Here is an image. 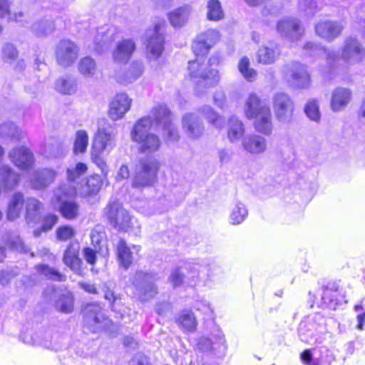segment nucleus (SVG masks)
<instances>
[{"mask_svg":"<svg viewBox=\"0 0 365 365\" xmlns=\"http://www.w3.org/2000/svg\"><path fill=\"white\" fill-rule=\"evenodd\" d=\"M165 21L157 19L153 26L148 29L144 34L147 56L150 60L158 59L164 51Z\"/></svg>","mask_w":365,"mask_h":365,"instance_id":"obj_6","label":"nucleus"},{"mask_svg":"<svg viewBox=\"0 0 365 365\" xmlns=\"http://www.w3.org/2000/svg\"><path fill=\"white\" fill-rule=\"evenodd\" d=\"M23 341L26 344L40 346L48 349L58 351L60 346L53 341V335L50 330H40L29 336H22Z\"/></svg>","mask_w":365,"mask_h":365,"instance_id":"obj_26","label":"nucleus"},{"mask_svg":"<svg viewBox=\"0 0 365 365\" xmlns=\"http://www.w3.org/2000/svg\"><path fill=\"white\" fill-rule=\"evenodd\" d=\"M24 203V195L17 192H15L9 201L7 211V218L9 220H14L19 217V213L22 210Z\"/></svg>","mask_w":365,"mask_h":365,"instance_id":"obj_39","label":"nucleus"},{"mask_svg":"<svg viewBox=\"0 0 365 365\" xmlns=\"http://www.w3.org/2000/svg\"><path fill=\"white\" fill-rule=\"evenodd\" d=\"M273 108L279 123L289 124L292 122L294 104L287 94L282 92L276 93L273 97Z\"/></svg>","mask_w":365,"mask_h":365,"instance_id":"obj_14","label":"nucleus"},{"mask_svg":"<svg viewBox=\"0 0 365 365\" xmlns=\"http://www.w3.org/2000/svg\"><path fill=\"white\" fill-rule=\"evenodd\" d=\"M363 305H356L354 309L358 314L356 316L357 324L356 329L363 330L365 322V298L362 300Z\"/></svg>","mask_w":365,"mask_h":365,"instance_id":"obj_63","label":"nucleus"},{"mask_svg":"<svg viewBox=\"0 0 365 365\" xmlns=\"http://www.w3.org/2000/svg\"><path fill=\"white\" fill-rule=\"evenodd\" d=\"M144 65L140 61H133L125 73L123 81L130 83L140 78L144 72Z\"/></svg>","mask_w":365,"mask_h":365,"instance_id":"obj_45","label":"nucleus"},{"mask_svg":"<svg viewBox=\"0 0 365 365\" xmlns=\"http://www.w3.org/2000/svg\"><path fill=\"white\" fill-rule=\"evenodd\" d=\"M115 146L113 128L107 125L99 127L95 135L92 150L98 153H109Z\"/></svg>","mask_w":365,"mask_h":365,"instance_id":"obj_20","label":"nucleus"},{"mask_svg":"<svg viewBox=\"0 0 365 365\" xmlns=\"http://www.w3.org/2000/svg\"><path fill=\"white\" fill-rule=\"evenodd\" d=\"M41 203L36 199L31 197L26 201V220L28 224L36 222L39 220V210Z\"/></svg>","mask_w":365,"mask_h":365,"instance_id":"obj_41","label":"nucleus"},{"mask_svg":"<svg viewBox=\"0 0 365 365\" xmlns=\"http://www.w3.org/2000/svg\"><path fill=\"white\" fill-rule=\"evenodd\" d=\"M87 187L91 194H96L103 185V180L99 175H93L87 179Z\"/></svg>","mask_w":365,"mask_h":365,"instance_id":"obj_61","label":"nucleus"},{"mask_svg":"<svg viewBox=\"0 0 365 365\" xmlns=\"http://www.w3.org/2000/svg\"><path fill=\"white\" fill-rule=\"evenodd\" d=\"M199 112L215 128L220 129L225 125V119L218 115L210 106H204L199 109Z\"/></svg>","mask_w":365,"mask_h":365,"instance_id":"obj_44","label":"nucleus"},{"mask_svg":"<svg viewBox=\"0 0 365 365\" xmlns=\"http://www.w3.org/2000/svg\"><path fill=\"white\" fill-rule=\"evenodd\" d=\"M284 78L293 87L307 88L310 85V76L307 67L299 62H293L284 71Z\"/></svg>","mask_w":365,"mask_h":365,"instance_id":"obj_16","label":"nucleus"},{"mask_svg":"<svg viewBox=\"0 0 365 365\" xmlns=\"http://www.w3.org/2000/svg\"><path fill=\"white\" fill-rule=\"evenodd\" d=\"M136 50V43L132 38H123L117 42L112 56L115 62L125 64Z\"/></svg>","mask_w":365,"mask_h":365,"instance_id":"obj_27","label":"nucleus"},{"mask_svg":"<svg viewBox=\"0 0 365 365\" xmlns=\"http://www.w3.org/2000/svg\"><path fill=\"white\" fill-rule=\"evenodd\" d=\"M199 260L192 259L183 262V265L173 269L169 277V281L173 287L183 284L194 287L197 284L200 268Z\"/></svg>","mask_w":365,"mask_h":365,"instance_id":"obj_8","label":"nucleus"},{"mask_svg":"<svg viewBox=\"0 0 365 365\" xmlns=\"http://www.w3.org/2000/svg\"><path fill=\"white\" fill-rule=\"evenodd\" d=\"M24 16L23 13L14 14V21L21 22V26L30 28L31 31L38 37L46 36L51 34L55 30V24L53 19L48 15H44L41 19H37L31 24L27 20L21 21L20 18Z\"/></svg>","mask_w":365,"mask_h":365,"instance_id":"obj_18","label":"nucleus"},{"mask_svg":"<svg viewBox=\"0 0 365 365\" xmlns=\"http://www.w3.org/2000/svg\"><path fill=\"white\" fill-rule=\"evenodd\" d=\"M212 339L202 336L198 339L195 347L202 352H211L215 355H224L226 350L225 336L218 327L212 331Z\"/></svg>","mask_w":365,"mask_h":365,"instance_id":"obj_12","label":"nucleus"},{"mask_svg":"<svg viewBox=\"0 0 365 365\" xmlns=\"http://www.w3.org/2000/svg\"><path fill=\"white\" fill-rule=\"evenodd\" d=\"M87 165L83 163L70 165L66 170L67 179L69 182L74 183L87 171Z\"/></svg>","mask_w":365,"mask_h":365,"instance_id":"obj_49","label":"nucleus"},{"mask_svg":"<svg viewBox=\"0 0 365 365\" xmlns=\"http://www.w3.org/2000/svg\"><path fill=\"white\" fill-rule=\"evenodd\" d=\"M182 127L187 135L193 138L200 137L204 131L202 122L194 113H187L183 116Z\"/></svg>","mask_w":365,"mask_h":365,"instance_id":"obj_33","label":"nucleus"},{"mask_svg":"<svg viewBox=\"0 0 365 365\" xmlns=\"http://www.w3.org/2000/svg\"><path fill=\"white\" fill-rule=\"evenodd\" d=\"M304 112L307 116L312 120L319 122L321 118L318 101L311 99L304 106Z\"/></svg>","mask_w":365,"mask_h":365,"instance_id":"obj_57","label":"nucleus"},{"mask_svg":"<svg viewBox=\"0 0 365 365\" xmlns=\"http://www.w3.org/2000/svg\"><path fill=\"white\" fill-rule=\"evenodd\" d=\"M158 163L153 160L142 159L135 165V173L132 185L135 188L152 186L156 180Z\"/></svg>","mask_w":365,"mask_h":365,"instance_id":"obj_9","label":"nucleus"},{"mask_svg":"<svg viewBox=\"0 0 365 365\" xmlns=\"http://www.w3.org/2000/svg\"><path fill=\"white\" fill-rule=\"evenodd\" d=\"M247 214L248 212L245 205L237 202L232 209L230 215V222L235 225H240L245 221Z\"/></svg>","mask_w":365,"mask_h":365,"instance_id":"obj_48","label":"nucleus"},{"mask_svg":"<svg viewBox=\"0 0 365 365\" xmlns=\"http://www.w3.org/2000/svg\"><path fill=\"white\" fill-rule=\"evenodd\" d=\"M281 54L279 45L274 42H269L259 48L257 57L259 63L269 65L274 63Z\"/></svg>","mask_w":365,"mask_h":365,"instance_id":"obj_32","label":"nucleus"},{"mask_svg":"<svg viewBox=\"0 0 365 365\" xmlns=\"http://www.w3.org/2000/svg\"><path fill=\"white\" fill-rule=\"evenodd\" d=\"M190 11V6L185 5L170 12L168 15L170 24L175 28L182 26L187 22Z\"/></svg>","mask_w":365,"mask_h":365,"instance_id":"obj_38","label":"nucleus"},{"mask_svg":"<svg viewBox=\"0 0 365 365\" xmlns=\"http://www.w3.org/2000/svg\"><path fill=\"white\" fill-rule=\"evenodd\" d=\"M56 237L60 241H66L76 235L75 230L69 225H63L56 230Z\"/></svg>","mask_w":365,"mask_h":365,"instance_id":"obj_62","label":"nucleus"},{"mask_svg":"<svg viewBox=\"0 0 365 365\" xmlns=\"http://www.w3.org/2000/svg\"><path fill=\"white\" fill-rule=\"evenodd\" d=\"M56 175V172L51 168L35 170L30 177L31 185L35 190L44 189L53 182Z\"/></svg>","mask_w":365,"mask_h":365,"instance_id":"obj_29","label":"nucleus"},{"mask_svg":"<svg viewBox=\"0 0 365 365\" xmlns=\"http://www.w3.org/2000/svg\"><path fill=\"white\" fill-rule=\"evenodd\" d=\"M76 194L75 186L67 184L61 185L53 190L52 205L54 209L68 220H75L79 215L80 205L76 200Z\"/></svg>","mask_w":365,"mask_h":365,"instance_id":"obj_4","label":"nucleus"},{"mask_svg":"<svg viewBox=\"0 0 365 365\" xmlns=\"http://www.w3.org/2000/svg\"><path fill=\"white\" fill-rule=\"evenodd\" d=\"M58 217L55 214H48L43 218L42 225L41 229L35 230L34 235L35 237L40 236L41 232H48L51 230L53 227L57 223Z\"/></svg>","mask_w":365,"mask_h":365,"instance_id":"obj_59","label":"nucleus"},{"mask_svg":"<svg viewBox=\"0 0 365 365\" xmlns=\"http://www.w3.org/2000/svg\"><path fill=\"white\" fill-rule=\"evenodd\" d=\"M247 118H255V128L257 131L266 135L272 131V115L269 104L262 101L255 93L250 94L245 106Z\"/></svg>","mask_w":365,"mask_h":365,"instance_id":"obj_3","label":"nucleus"},{"mask_svg":"<svg viewBox=\"0 0 365 365\" xmlns=\"http://www.w3.org/2000/svg\"><path fill=\"white\" fill-rule=\"evenodd\" d=\"M19 173L14 171L10 166L4 165L0 167V182L4 189L11 190L20 182Z\"/></svg>","mask_w":365,"mask_h":365,"instance_id":"obj_35","label":"nucleus"},{"mask_svg":"<svg viewBox=\"0 0 365 365\" xmlns=\"http://www.w3.org/2000/svg\"><path fill=\"white\" fill-rule=\"evenodd\" d=\"M16 48L10 43H5L1 48L2 58L4 62L12 63L18 57Z\"/></svg>","mask_w":365,"mask_h":365,"instance_id":"obj_60","label":"nucleus"},{"mask_svg":"<svg viewBox=\"0 0 365 365\" xmlns=\"http://www.w3.org/2000/svg\"><path fill=\"white\" fill-rule=\"evenodd\" d=\"M188 70L192 81L196 83L198 93L202 92L201 88L215 86L219 81L218 71L216 69L207 70V65L201 62L200 58L188 62Z\"/></svg>","mask_w":365,"mask_h":365,"instance_id":"obj_7","label":"nucleus"},{"mask_svg":"<svg viewBox=\"0 0 365 365\" xmlns=\"http://www.w3.org/2000/svg\"><path fill=\"white\" fill-rule=\"evenodd\" d=\"M78 243H70L64 252L63 261L74 273L80 274L82 271V260L79 258Z\"/></svg>","mask_w":365,"mask_h":365,"instance_id":"obj_31","label":"nucleus"},{"mask_svg":"<svg viewBox=\"0 0 365 365\" xmlns=\"http://www.w3.org/2000/svg\"><path fill=\"white\" fill-rule=\"evenodd\" d=\"M157 274L151 272L136 271L132 279L134 288L133 294L140 302L145 303L150 301L158 293L156 284Z\"/></svg>","mask_w":365,"mask_h":365,"instance_id":"obj_5","label":"nucleus"},{"mask_svg":"<svg viewBox=\"0 0 365 365\" xmlns=\"http://www.w3.org/2000/svg\"><path fill=\"white\" fill-rule=\"evenodd\" d=\"M277 31L282 37L296 42L302 37L304 29L298 19L285 17L277 22Z\"/></svg>","mask_w":365,"mask_h":365,"instance_id":"obj_17","label":"nucleus"},{"mask_svg":"<svg viewBox=\"0 0 365 365\" xmlns=\"http://www.w3.org/2000/svg\"><path fill=\"white\" fill-rule=\"evenodd\" d=\"M297 334L299 339L305 344H322L328 335L326 319L320 314L307 316L300 322Z\"/></svg>","mask_w":365,"mask_h":365,"instance_id":"obj_2","label":"nucleus"},{"mask_svg":"<svg viewBox=\"0 0 365 365\" xmlns=\"http://www.w3.org/2000/svg\"><path fill=\"white\" fill-rule=\"evenodd\" d=\"M56 90L61 93L71 95L76 91V84L71 78L63 77L56 81Z\"/></svg>","mask_w":365,"mask_h":365,"instance_id":"obj_51","label":"nucleus"},{"mask_svg":"<svg viewBox=\"0 0 365 365\" xmlns=\"http://www.w3.org/2000/svg\"><path fill=\"white\" fill-rule=\"evenodd\" d=\"M35 267L38 273L44 275L48 279L64 282L66 279L65 275L47 264H37Z\"/></svg>","mask_w":365,"mask_h":365,"instance_id":"obj_50","label":"nucleus"},{"mask_svg":"<svg viewBox=\"0 0 365 365\" xmlns=\"http://www.w3.org/2000/svg\"><path fill=\"white\" fill-rule=\"evenodd\" d=\"M6 244L10 249L19 252L26 253L28 247L24 244L21 239L17 235H9L4 238Z\"/></svg>","mask_w":365,"mask_h":365,"instance_id":"obj_58","label":"nucleus"},{"mask_svg":"<svg viewBox=\"0 0 365 365\" xmlns=\"http://www.w3.org/2000/svg\"><path fill=\"white\" fill-rule=\"evenodd\" d=\"M88 144V136L83 130L77 131L73 146V153L75 154L83 153L87 149Z\"/></svg>","mask_w":365,"mask_h":365,"instance_id":"obj_53","label":"nucleus"},{"mask_svg":"<svg viewBox=\"0 0 365 365\" xmlns=\"http://www.w3.org/2000/svg\"><path fill=\"white\" fill-rule=\"evenodd\" d=\"M219 39V32L215 29H208L200 34L192 43V48L194 53L204 56L207 53L210 48Z\"/></svg>","mask_w":365,"mask_h":365,"instance_id":"obj_24","label":"nucleus"},{"mask_svg":"<svg viewBox=\"0 0 365 365\" xmlns=\"http://www.w3.org/2000/svg\"><path fill=\"white\" fill-rule=\"evenodd\" d=\"M303 49L306 54L311 56L324 53L327 58V63L329 66V71L336 68L340 60L339 54L335 51L327 49L321 43L309 41L304 45Z\"/></svg>","mask_w":365,"mask_h":365,"instance_id":"obj_25","label":"nucleus"},{"mask_svg":"<svg viewBox=\"0 0 365 365\" xmlns=\"http://www.w3.org/2000/svg\"><path fill=\"white\" fill-rule=\"evenodd\" d=\"M245 150L252 154H260L267 148V140L258 135L246 136L242 141Z\"/></svg>","mask_w":365,"mask_h":365,"instance_id":"obj_36","label":"nucleus"},{"mask_svg":"<svg viewBox=\"0 0 365 365\" xmlns=\"http://www.w3.org/2000/svg\"><path fill=\"white\" fill-rule=\"evenodd\" d=\"M345 25L344 20L323 19L315 24L314 31L320 38L331 43L341 35Z\"/></svg>","mask_w":365,"mask_h":365,"instance_id":"obj_15","label":"nucleus"},{"mask_svg":"<svg viewBox=\"0 0 365 365\" xmlns=\"http://www.w3.org/2000/svg\"><path fill=\"white\" fill-rule=\"evenodd\" d=\"M9 156L11 162L21 170L30 168L35 161L32 151L24 146L12 149L9 153Z\"/></svg>","mask_w":365,"mask_h":365,"instance_id":"obj_28","label":"nucleus"},{"mask_svg":"<svg viewBox=\"0 0 365 365\" xmlns=\"http://www.w3.org/2000/svg\"><path fill=\"white\" fill-rule=\"evenodd\" d=\"M178 326L185 331H194L197 327V321L190 310L182 311L176 317Z\"/></svg>","mask_w":365,"mask_h":365,"instance_id":"obj_40","label":"nucleus"},{"mask_svg":"<svg viewBox=\"0 0 365 365\" xmlns=\"http://www.w3.org/2000/svg\"><path fill=\"white\" fill-rule=\"evenodd\" d=\"M199 264L202 267L200 268L197 283L202 282L204 286L212 287L221 283L225 279V272L220 265L215 263L207 265L200 262Z\"/></svg>","mask_w":365,"mask_h":365,"instance_id":"obj_21","label":"nucleus"},{"mask_svg":"<svg viewBox=\"0 0 365 365\" xmlns=\"http://www.w3.org/2000/svg\"><path fill=\"white\" fill-rule=\"evenodd\" d=\"M365 58V47L355 36L346 37L342 44L340 58L346 64L354 65Z\"/></svg>","mask_w":365,"mask_h":365,"instance_id":"obj_11","label":"nucleus"},{"mask_svg":"<svg viewBox=\"0 0 365 365\" xmlns=\"http://www.w3.org/2000/svg\"><path fill=\"white\" fill-rule=\"evenodd\" d=\"M228 127V138L231 142L239 140L245 133L242 121L235 115L229 119Z\"/></svg>","mask_w":365,"mask_h":365,"instance_id":"obj_43","label":"nucleus"},{"mask_svg":"<svg viewBox=\"0 0 365 365\" xmlns=\"http://www.w3.org/2000/svg\"><path fill=\"white\" fill-rule=\"evenodd\" d=\"M250 59L247 56L242 57L238 63V69L244 78L248 81H253L257 76V72L250 67Z\"/></svg>","mask_w":365,"mask_h":365,"instance_id":"obj_52","label":"nucleus"},{"mask_svg":"<svg viewBox=\"0 0 365 365\" xmlns=\"http://www.w3.org/2000/svg\"><path fill=\"white\" fill-rule=\"evenodd\" d=\"M163 130L167 143L178 141V131L172 123L171 113L164 104H160L150 110L147 116L139 119L131 130L132 140L138 145V150L142 153H152L160 147L159 137L150 132L152 125Z\"/></svg>","mask_w":365,"mask_h":365,"instance_id":"obj_1","label":"nucleus"},{"mask_svg":"<svg viewBox=\"0 0 365 365\" xmlns=\"http://www.w3.org/2000/svg\"><path fill=\"white\" fill-rule=\"evenodd\" d=\"M83 325L91 332L97 333L106 328L110 320L103 314L102 308L97 304H87L83 310Z\"/></svg>","mask_w":365,"mask_h":365,"instance_id":"obj_10","label":"nucleus"},{"mask_svg":"<svg viewBox=\"0 0 365 365\" xmlns=\"http://www.w3.org/2000/svg\"><path fill=\"white\" fill-rule=\"evenodd\" d=\"M80 73L86 77H91L94 75L96 70L95 61L89 56L83 58L78 65Z\"/></svg>","mask_w":365,"mask_h":365,"instance_id":"obj_54","label":"nucleus"},{"mask_svg":"<svg viewBox=\"0 0 365 365\" xmlns=\"http://www.w3.org/2000/svg\"><path fill=\"white\" fill-rule=\"evenodd\" d=\"M351 99V92L349 89L338 87L331 93V108L334 111L344 109Z\"/></svg>","mask_w":365,"mask_h":365,"instance_id":"obj_34","label":"nucleus"},{"mask_svg":"<svg viewBox=\"0 0 365 365\" xmlns=\"http://www.w3.org/2000/svg\"><path fill=\"white\" fill-rule=\"evenodd\" d=\"M131 99L125 93H118L110 103L109 116L113 120H117L124 116L129 110Z\"/></svg>","mask_w":365,"mask_h":365,"instance_id":"obj_30","label":"nucleus"},{"mask_svg":"<svg viewBox=\"0 0 365 365\" xmlns=\"http://www.w3.org/2000/svg\"><path fill=\"white\" fill-rule=\"evenodd\" d=\"M300 359L306 365H330L334 356L326 346H322L313 351L305 349L300 354Z\"/></svg>","mask_w":365,"mask_h":365,"instance_id":"obj_22","label":"nucleus"},{"mask_svg":"<svg viewBox=\"0 0 365 365\" xmlns=\"http://www.w3.org/2000/svg\"><path fill=\"white\" fill-rule=\"evenodd\" d=\"M101 34V33H98L94 40L95 43L96 44V49L98 52L108 48L109 45L115 40L114 36L115 34V29L114 28H110L107 29L106 33L102 32L103 35L100 38Z\"/></svg>","mask_w":365,"mask_h":365,"instance_id":"obj_47","label":"nucleus"},{"mask_svg":"<svg viewBox=\"0 0 365 365\" xmlns=\"http://www.w3.org/2000/svg\"><path fill=\"white\" fill-rule=\"evenodd\" d=\"M207 18L210 21H218L224 18V11L219 0H208Z\"/></svg>","mask_w":365,"mask_h":365,"instance_id":"obj_46","label":"nucleus"},{"mask_svg":"<svg viewBox=\"0 0 365 365\" xmlns=\"http://www.w3.org/2000/svg\"><path fill=\"white\" fill-rule=\"evenodd\" d=\"M22 130L11 122L3 123L0 125V137L4 140L10 139L19 141L22 138Z\"/></svg>","mask_w":365,"mask_h":365,"instance_id":"obj_42","label":"nucleus"},{"mask_svg":"<svg viewBox=\"0 0 365 365\" xmlns=\"http://www.w3.org/2000/svg\"><path fill=\"white\" fill-rule=\"evenodd\" d=\"M298 9L307 17L314 16L319 10L317 0H300Z\"/></svg>","mask_w":365,"mask_h":365,"instance_id":"obj_56","label":"nucleus"},{"mask_svg":"<svg viewBox=\"0 0 365 365\" xmlns=\"http://www.w3.org/2000/svg\"><path fill=\"white\" fill-rule=\"evenodd\" d=\"M117 257L120 266L125 269H128L133 261V252L127 245L125 240L120 239L117 245Z\"/></svg>","mask_w":365,"mask_h":365,"instance_id":"obj_37","label":"nucleus"},{"mask_svg":"<svg viewBox=\"0 0 365 365\" xmlns=\"http://www.w3.org/2000/svg\"><path fill=\"white\" fill-rule=\"evenodd\" d=\"M78 48L76 44L68 39H62L56 48L57 63L63 67L71 66L77 59Z\"/></svg>","mask_w":365,"mask_h":365,"instance_id":"obj_19","label":"nucleus"},{"mask_svg":"<svg viewBox=\"0 0 365 365\" xmlns=\"http://www.w3.org/2000/svg\"><path fill=\"white\" fill-rule=\"evenodd\" d=\"M56 308L61 312L69 314L73 310V297L71 293L62 294L56 302Z\"/></svg>","mask_w":365,"mask_h":365,"instance_id":"obj_55","label":"nucleus"},{"mask_svg":"<svg viewBox=\"0 0 365 365\" xmlns=\"http://www.w3.org/2000/svg\"><path fill=\"white\" fill-rule=\"evenodd\" d=\"M129 365H152L150 359L145 355L138 353L130 360Z\"/></svg>","mask_w":365,"mask_h":365,"instance_id":"obj_64","label":"nucleus"},{"mask_svg":"<svg viewBox=\"0 0 365 365\" xmlns=\"http://www.w3.org/2000/svg\"><path fill=\"white\" fill-rule=\"evenodd\" d=\"M322 301L326 307L333 310L346 303L345 296L336 282H329L323 288Z\"/></svg>","mask_w":365,"mask_h":365,"instance_id":"obj_23","label":"nucleus"},{"mask_svg":"<svg viewBox=\"0 0 365 365\" xmlns=\"http://www.w3.org/2000/svg\"><path fill=\"white\" fill-rule=\"evenodd\" d=\"M105 213L113 227L119 231L128 232L132 218L126 210L116 201L110 202L105 208Z\"/></svg>","mask_w":365,"mask_h":365,"instance_id":"obj_13","label":"nucleus"}]
</instances>
